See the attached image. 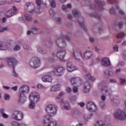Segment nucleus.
<instances>
[{"label": "nucleus", "mask_w": 126, "mask_h": 126, "mask_svg": "<svg viewBox=\"0 0 126 126\" xmlns=\"http://www.w3.org/2000/svg\"><path fill=\"white\" fill-rule=\"evenodd\" d=\"M30 91V88L28 85H23L21 86L19 88V102L20 104H24L27 100V97L26 94H29Z\"/></svg>", "instance_id": "nucleus-1"}, {"label": "nucleus", "mask_w": 126, "mask_h": 126, "mask_svg": "<svg viewBox=\"0 0 126 126\" xmlns=\"http://www.w3.org/2000/svg\"><path fill=\"white\" fill-rule=\"evenodd\" d=\"M29 98L30 102L29 105V108L33 110L35 109V103H38L40 101L41 96L39 93L33 92L30 94Z\"/></svg>", "instance_id": "nucleus-2"}, {"label": "nucleus", "mask_w": 126, "mask_h": 126, "mask_svg": "<svg viewBox=\"0 0 126 126\" xmlns=\"http://www.w3.org/2000/svg\"><path fill=\"white\" fill-rule=\"evenodd\" d=\"M7 62L8 65L13 67V71L12 72V76L15 77V78H18V77H19V75H18V73L15 71V70H14V66L18 63L17 60L13 57H10L7 59Z\"/></svg>", "instance_id": "nucleus-3"}, {"label": "nucleus", "mask_w": 126, "mask_h": 126, "mask_svg": "<svg viewBox=\"0 0 126 126\" xmlns=\"http://www.w3.org/2000/svg\"><path fill=\"white\" fill-rule=\"evenodd\" d=\"M25 11L30 13H40L41 9H36L33 2H27L25 5Z\"/></svg>", "instance_id": "nucleus-4"}, {"label": "nucleus", "mask_w": 126, "mask_h": 126, "mask_svg": "<svg viewBox=\"0 0 126 126\" xmlns=\"http://www.w3.org/2000/svg\"><path fill=\"white\" fill-rule=\"evenodd\" d=\"M114 117L115 120L118 121H125L126 120V114L125 111L121 109H118L114 113Z\"/></svg>", "instance_id": "nucleus-5"}, {"label": "nucleus", "mask_w": 126, "mask_h": 126, "mask_svg": "<svg viewBox=\"0 0 126 126\" xmlns=\"http://www.w3.org/2000/svg\"><path fill=\"white\" fill-rule=\"evenodd\" d=\"M41 65V59L39 57H34L30 61V66L32 68H37Z\"/></svg>", "instance_id": "nucleus-6"}, {"label": "nucleus", "mask_w": 126, "mask_h": 126, "mask_svg": "<svg viewBox=\"0 0 126 126\" xmlns=\"http://www.w3.org/2000/svg\"><path fill=\"white\" fill-rule=\"evenodd\" d=\"M65 70V69L62 66H56L55 67L54 70L51 71V72H54L53 74L55 76H57L58 77H61V76H63V72H64Z\"/></svg>", "instance_id": "nucleus-7"}, {"label": "nucleus", "mask_w": 126, "mask_h": 126, "mask_svg": "<svg viewBox=\"0 0 126 126\" xmlns=\"http://www.w3.org/2000/svg\"><path fill=\"white\" fill-rule=\"evenodd\" d=\"M54 72L50 71L49 72H45L41 78V80L43 82H48L49 83H52L53 81V75Z\"/></svg>", "instance_id": "nucleus-8"}, {"label": "nucleus", "mask_w": 126, "mask_h": 126, "mask_svg": "<svg viewBox=\"0 0 126 126\" xmlns=\"http://www.w3.org/2000/svg\"><path fill=\"white\" fill-rule=\"evenodd\" d=\"M46 111L47 113H50L53 117H54L58 113V106L55 104H49L46 107Z\"/></svg>", "instance_id": "nucleus-9"}, {"label": "nucleus", "mask_w": 126, "mask_h": 126, "mask_svg": "<svg viewBox=\"0 0 126 126\" xmlns=\"http://www.w3.org/2000/svg\"><path fill=\"white\" fill-rule=\"evenodd\" d=\"M56 101L57 103L61 104L64 109L65 110H70V105L67 101H64L63 98H61L60 96H57L56 97Z\"/></svg>", "instance_id": "nucleus-10"}, {"label": "nucleus", "mask_w": 126, "mask_h": 126, "mask_svg": "<svg viewBox=\"0 0 126 126\" xmlns=\"http://www.w3.org/2000/svg\"><path fill=\"white\" fill-rule=\"evenodd\" d=\"M12 119L15 121H21L23 119V113L19 110H15L12 114Z\"/></svg>", "instance_id": "nucleus-11"}, {"label": "nucleus", "mask_w": 126, "mask_h": 126, "mask_svg": "<svg viewBox=\"0 0 126 126\" xmlns=\"http://www.w3.org/2000/svg\"><path fill=\"white\" fill-rule=\"evenodd\" d=\"M98 88L99 90L102 91L103 94H105V95H110L111 93V90L108 87L105 86V84L104 83H99L98 84Z\"/></svg>", "instance_id": "nucleus-12"}, {"label": "nucleus", "mask_w": 126, "mask_h": 126, "mask_svg": "<svg viewBox=\"0 0 126 126\" xmlns=\"http://www.w3.org/2000/svg\"><path fill=\"white\" fill-rule=\"evenodd\" d=\"M66 55V51L65 50H58L56 53V57L60 60V62H64V59Z\"/></svg>", "instance_id": "nucleus-13"}, {"label": "nucleus", "mask_w": 126, "mask_h": 126, "mask_svg": "<svg viewBox=\"0 0 126 126\" xmlns=\"http://www.w3.org/2000/svg\"><path fill=\"white\" fill-rule=\"evenodd\" d=\"M86 107L89 112H96L97 111V106L92 101H88L86 104Z\"/></svg>", "instance_id": "nucleus-14"}, {"label": "nucleus", "mask_w": 126, "mask_h": 126, "mask_svg": "<svg viewBox=\"0 0 126 126\" xmlns=\"http://www.w3.org/2000/svg\"><path fill=\"white\" fill-rule=\"evenodd\" d=\"M70 82L72 85H76V86H80L82 84V80L78 77H71Z\"/></svg>", "instance_id": "nucleus-15"}, {"label": "nucleus", "mask_w": 126, "mask_h": 126, "mask_svg": "<svg viewBox=\"0 0 126 126\" xmlns=\"http://www.w3.org/2000/svg\"><path fill=\"white\" fill-rule=\"evenodd\" d=\"M72 56L76 62L80 61V59L82 58V54H81L80 52L76 50H75L72 52Z\"/></svg>", "instance_id": "nucleus-16"}, {"label": "nucleus", "mask_w": 126, "mask_h": 126, "mask_svg": "<svg viewBox=\"0 0 126 126\" xmlns=\"http://www.w3.org/2000/svg\"><path fill=\"white\" fill-rule=\"evenodd\" d=\"M57 46L60 49H63L66 47V43L61 38H58L56 40Z\"/></svg>", "instance_id": "nucleus-17"}, {"label": "nucleus", "mask_w": 126, "mask_h": 126, "mask_svg": "<svg viewBox=\"0 0 126 126\" xmlns=\"http://www.w3.org/2000/svg\"><path fill=\"white\" fill-rule=\"evenodd\" d=\"M18 12V10L17 8L15 7V6H13L11 9L9 10L6 13V17H11L13 16L14 14H16Z\"/></svg>", "instance_id": "nucleus-18"}, {"label": "nucleus", "mask_w": 126, "mask_h": 126, "mask_svg": "<svg viewBox=\"0 0 126 126\" xmlns=\"http://www.w3.org/2000/svg\"><path fill=\"white\" fill-rule=\"evenodd\" d=\"M93 56V53L90 51H85L82 55V59H85L86 60H90Z\"/></svg>", "instance_id": "nucleus-19"}, {"label": "nucleus", "mask_w": 126, "mask_h": 126, "mask_svg": "<svg viewBox=\"0 0 126 126\" xmlns=\"http://www.w3.org/2000/svg\"><path fill=\"white\" fill-rule=\"evenodd\" d=\"M61 89H62V85L57 84L52 85L50 87V90L51 92H58Z\"/></svg>", "instance_id": "nucleus-20"}, {"label": "nucleus", "mask_w": 126, "mask_h": 126, "mask_svg": "<svg viewBox=\"0 0 126 126\" xmlns=\"http://www.w3.org/2000/svg\"><path fill=\"white\" fill-rule=\"evenodd\" d=\"M67 70L69 72H72V71H74L75 70H77V67L75 66L74 65L72 64L71 62H68L67 63Z\"/></svg>", "instance_id": "nucleus-21"}, {"label": "nucleus", "mask_w": 126, "mask_h": 126, "mask_svg": "<svg viewBox=\"0 0 126 126\" xmlns=\"http://www.w3.org/2000/svg\"><path fill=\"white\" fill-rule=\"evenodd\" d=\"M95 5H92L90 7L92 9H94L95 6H99L102 7V6L104 4V2L101 1V0H94Z\"/></svg>", "instance_id": "nucleus-22"}, {"label": "nucleus", "mask_w": 126, "mask_h": 126, "mask_svg": "<svg viewBox=\"0 0 126 126\" xmlns=\"http://www.w3.org/2000/svg\"><path fill=\"white\" fill-rule=\"evenodd\" d=\"M101 64L103 66H109V65H111L110 59L108 58H103L101 61Z\"/></svg>", "instance_id": "nucleus-23"}, {"label": "nucleus", "mask_w": 126, "mask_h": 126, "mask_svg": "<svg viewBox=\"0 0 126 126\" xmlns=\"http://www.w3.org/2000/svg\"><path fill=\"white\" fill-rule=\"evenodd\" d=\"M91 86V85L90 84V83L88 82L85 83L84 85L83 92L85 93H88L89 92Z\"/></svg>", "instance_id": "nucleus-24"}, {"label": "nucleus", "mask_w": 126, "mask_h": 126, "mask_svg": "<svg viewBox=\"0 0 126 126\" xmlns=\"http://www.w3.org/2000/svg\"><path fill=\"white\" fill-rule=\"evenodd\" d=\"M8 49L7 43L0 41V50L1 51H6Z\"/></svg>", "instance_id": "nucleus-25"}, {"label": "nucleus", "mask_w": 126, "mask_h": 126, "mask_svg": "<svg viewBox=\"0 0 126 126\" xmlns=\"http://www.w3.org/2000/svg\"><path fill=\"white\" fill-rule=\"evenodd\" d=\"M93 126H106V124L102 120H98L96 122V124L94 125Z\"/></svg>", "instance_id": "nucleus-26"}, {"label": "nucleus", "mask_w": 126, "mask_h": 126, "mask_svg": "<svg viewBox=\"0 0 126 126\" xmlns=\"http://www.w3.org/2000/svg\"><path fill=\"white\" fill-rule=\"evenodd\" d=\"M37 51L38 52V53H40V54H41L42 55H45L47 54V51H46V50H44L41 47H37Z\"/></svg>", "instance_id": "nucleus-27"}, {"label": "nucleus", "mask_w": 126, "mask_h": 126, "mask_svg": "<svg viewBox=\"0 0 126 126\" xmlns=\"http://www.w3.org/2000/svg\"><path fill=\"white\" fill-rule=\"evenodd\" d=\"M9 30H10V28L8 26L1 27L0 28V33H2V32H5V31H9Z\"/></svg>", "instance_id": "nucleus-28"}, {"label": "nucleus", "mask_w": 126, "mask_h": 126, "mask_svg": "<svg viewBox=\"0 0 126 126\" xmlns=\"http://www.w3.org/2000/svg\"><path fill=\"white\" fill-rule=\"evenodd\" d=\"M86 78L88 80H90L91 81H95V80H96L95 77L91 76V75L90 74L86 75Z\"/></svg>", "instance_id": "nucleus-29"}, {"label": "nucleus", "mask_w": 126, "mask_h": 126, "mask_svg": "<svg viewBox=\"0 0 126 126\" xmlns=\"http://www.w3.org/2000/svg\"><path fill=\"white\" fill-rule=\"evenodd\" d=\"M104 74L105 76L109 75V76H114V72H113L112 71H110L108 70L104 71Z\"/></svg>", "instance_id": "nucleus-30"}, {"label": "nucleus", "mask_w": 126, "mask_h": 126, "mask_svg": "<svg viewBox=\"0 0 126 126\" xmlns=\"http://www.w3.org/2000/svg\"><path fill=\"white\" fill-rule=\"evenodd\" d=\"M32 32L33 34H39L41 32V30L37 28H33L32 29Z\"/></svg>", "instance_id": "nucleus-31"}, {"label": "nucleus", "mask_w": 126, "mask_h": 126, "mask_svg": "<svg viewBox=\"0 0 126 126\" xmlns=\"http://www.w3.org/2000/svg\"><path fill=\"white\" fill-rule=\"evenodd\" d=\"M24 16L26 18V20H27L28 21H31V20H32V17L30 14L26 13L24 15Z\"/></svg>", "instance_id": "nucleus-32"}, {"label": "nucleus", "mask_w": 126, "mask_h": 126, "mask_svg": "<svg viewBox=\"0 0 126 126\" xmlns=\"http://www.w3.org/2000/svg\"><path fill=\"white\" fill-rule=\"evenodd\" d=\"M116 8L117 9H118L119 10V13L121 15H125V12H124V11H123V10H122V9H120L119 7V5H117L116 6Z\"/></svg>", "instance_id": "nucleus-33"}, {"label": "nucleus", "mask_w": 126, "mask_h": 126, "mask_svg": "<svg viewBox=\"0 0 126 126\" xmlns=\"http://www.w3.org/2000/svg\"><path fill=\"white\" fill-rule=\"evenodd\" d=\"M126 36V34L124 33L121 32L120 33L116 35L117 38V39H120V38H123V37H125Z\"/></svg>", "instance_id": "nucleus-34"}, {"label": "nucleus", "mask_w": 126, "mask_h": 126, "mask_svg": "<svg viewBox=\"0 0 126 126\" xmlns=\"http://www.w3.org/2000/svg\"><path fill=\"white\" fill-rule=\"evenodd\" d=\"M50 4L52 7H56V0H51V1L50 2Z\"/></svg>", "instance_id": "nucleus-35"}, {"label": "nucleus", "mask_w": 126, "mask_h": 126, "mask_svg": "<svg viewBox=\"0 0 126 126\" xmlns=\"http://www.w3.org/2000/svg\"><path fill=\"white\" fill-rule=\"evenodd\" d=\"M5 100L8 101L10 99V95L8 94H5L4 95Z\"/></svg>", "instance_id": "nucleus-36"}, {"label": "nucleus", "mask_w": 126, "mask_h": 126, "mask_svg": "<svg viewBox=\"0 0 126 126\" xmlns=\"http://www.w3.org/2000/svg\"><path fill=\"white\" fill-rule=\"evenodd\" d=\"M92 116H93V114H91L90 116H88L87 114H85L84 115V118L85 121H88L89 120V119H90V118H91V117H92Z\"/></svg>", "instance_id": "nucleus-37"}, {"label": "nucleus", "mask_w": 126, "mask_h": 126, "mask_svg": "<svg viewBox=\"0 0 126 126\" xmlns=\"http://www.w3.org/2000/svg\"><path fill=\"white\" fill-rule=\"evenodd\" d=\"M95 52H96V53H100L101 52V49L97 48V46L94 45L93 49Z\"/></svg>", "instance_id": "nucleus-38"}, {"label": "nucleus", "mask_w": 126, "mask_h": 126, "mask_svg": "<svg viewBox=\"0 0 126 126\" xmlns=\"http://www.w3.org/2000/svg\"><path fill=\"white\" fill-rule=\"evenodd\" d=\"M49 12L51 17H53V16H55V15H56V11H54V10L53 9H51Z\"/></svg>", "instance_id": "nucleus-39"}, {"label": "nucleus", "mask_w": 126, "mask_h": 126, "mask_svg": "<svg viewBox=\"0 0 126 126\" xmlns=\"http://www.w3.org/2000/svg\"><path fill=\"white\" fill-rule=\"evenodd\" d=\"M11 126H19V123L16 121H13L11 123Z\"/></svg>", "instance_id": "nucleus-40"}, {"label": "nucleus", "mask_w": 126, "mask_h": 126, "mask_svg": "<svg viewBox=\"0 0 126 126\" xmlns=\"http://www.w3.org/2000/svg\"><path fill=\"white\" fill-rule=\"evenodd\" d=\"M72 90H73V93H78V88L76 86L73 87Z\"/></svg>", "instance_id": "nucleus-41"}, {"label": "nucleus", "mask_w": 126, "mask_h": 126, "mask_svg": "<svg viewBox=\"0 0 126 126\" xmlns=\"http://www.w3.org/2000/svg\"><path fill=\"white\" fill-rule=\"evenodd\" d=\"M37 88L38 89H40L41 90H42V89H45V87H44L41 84H38L37 85Z\"/></svg>", "instance_id": "nucleus-42"}, {"label": "nucleus", "mask_w": 126, "mask_h": 126, "mask_svg": "<svg viewBox=\"0 0 126 126\" xmlns=\"http://www.w3.org/2000/svg\"><path fill=\"white\" fill-rule=\"evenodd\" d=\"M72 13L74 15V16H78V15H79V13L78 12V11L75 9H74L73 10Z\"/></svg>", "instance_id": "nucleus-43"}, {"label": "nucleus", "mask_w": 126, "mask_h": 126, "mask_svg": "<svg viewBox=\"0 0 126 126\" xmlns=\"http://www.w3.org/2000/svg\"><path fill=\"white\" fill-rule=\"evenodd\" d=\"M21 48H20V46H19V45H16L13 50L15 52H17V51H19V50H20Z\"/></svg>", "instance_id": "nucleus-44"}, {"label": "nucleus", "mask_w": 126, "mask_h": 126, "mask_svg": "<svg viewBox=\"0 0 126 126\" xmlns=\"http://www.w3.org/2000/svg\"><path fill=\"white\" fill-rule=\"evenodd\" d=\"M42 2L45 5V6H47L48 3H50V0H42Z\"/></svg>", "instance_id": "nucleus-45"}, {"label": "nucleus", "mask_w": 126, "mask_h": 126, "mask_svg": "<svg viewBox=\"0 0 126 126\" xmlns=\"http://www.w3.org/2000/svg\"><path fill=\"white\" fill-rule=\"evenodd\" d=\"M113 50L114 52H119V46L118 45H115L113 47Z\"/></svg>", "instance_id": "nucleus-46"}, {"label": "nucleus", "mask_w": 126, "mask_h": 126, "mask_svg": "<svg viewBox=\"0 0 126 126\" xmlns=\"http://www.w3.org/2000/svg\"><path fill=\"white\" fill-rule=\"evenodd\" d=\"M2 117L4 119H8V118H9V116H8V115H7L5 113H3V114H2Z\"/></svg>", "instance_id": "nucleus-47"}, {"label": "nucleus", "mask_w": 126, "mask_h": 126, "mask_svg": "<svg viewBox=\"0 0 126 126\" xmlns=\"http://www.w3.org/2000/svg\"><path fill=\"white\" fill-rule=\"evenodd\" d=\"M69 99L70 102H73V101H75V100H76V98L73 96H70L69 97Z\"/></svg>", "instance_id": "nucleus-48"}, {"label": "nucleus", "mask_w": 126, "mask_h": 126, "mask_svg": "<svg viewBox=\"0 0 126 126\" xmlns=\"http://www.w3.org/2000/svg\"><path fill=\"white\" fill-rule=\"evenodd\" d=\"M65 90L68 93H70V92H71V88L69 87H66L65 88Z\"/></svg>", "instance_id": "nucleus-49"}, {"label": "nucleus", "mask_w": 126, "mask_h": 126, "mask_svg": "<svg viewBox=\"0 0 126 126\" xmlns=\"http://www.w3.org/2000/svg\"><path fill=\"white\" fill-rule=\"evenodd\" d=\"M123 65H125V63L123 62H120L117 64V66L120 67V66H123Z\"/></svg>", "instance_id": "nucleus-50"}, {"label": "nucleus", "mask_w": 126, "mask_h": 126, "mask_svg": "<svg viewBox=\"0 0 126 126\" xmlns=\"http://www.w3.org/2000/svg\"><path fill=\"white\" fill-rule=\"evenodd\" d=\"M99 106L102 108V109H104L106 107V105H105V103L104 102H100L99 103Z\"/></svg>", "instance_id": "nucleus-51"}, {"label": "nucleus", "mask_w": 126, "mask_h": 126, "mask_svg": "<svg viewBox=\"0 0 126 126\" xmlns=\"http://www.w3.org/2000/svg\"><path fill=\"white\" fill-rule=\"evenodd\" d=\"M35 3H36L37 5H41V3H42V1H41V0H36Z\"/></svg>", "instance_id": "nucleus-52"}, {"label": "nucleus", "mask_w": 126, "mask_h": 126, "mask_svg": "<svg viewBox=\"0 0 126 126\" xmlns=\"http://www.w3.org/2000/svg\"><path fill=\"white\" fill-rule=\"evenodd\" d=\"M120 81L121 84H124L126 82V79L125 78H120Z\"/></svg>", "instance_id": "nucleus-53"}, {"label": "nucleus", "mask_w": 126, "mask_h": 126, "mask_svg": "<svg viewBox=\"0 0 126 126\" xmlns=\"http://www.w3.org/2000/svg\"><path fill=\"white\" fill-rule=\"evenodd\" d=\"M19 126H28L26 122H23L21 124H19Z\"/></svg>", "instance_id": "nucleus-54"}, {"label": "nucleus", "mask_w": 126, "mask_h": 126, "mask_svg": "<svg viewBox=\"0 0 126 126\" xmlns=\"http://www.w3.org/2000/svg\"><path fill=\"white\" fill-rule=\"evenodd\" d=\"M11 90H13L14 91H17V89H18V87L17 86L13 87L11 88Z\"/></svg>", "instance_id": "nucleus-55"}, {"label": "nucleus", "mask_w": 126, "mask_h": 126, "mask_svg": "<svg viewBox=\"0 0 126 126\" xmlns=\"http://www.w3.org/2000/svg\"><path fill=\"white\" fill-rule=\"evenodd\" d=\"M56 20L57 22L60 23L62 21V18L60 17H56Z\"/></svg>", "instance_id": "nucleus-56"}, {"label": "nucleus", "mask_w": 126, "mask_h": 126, "mask_svg": "<svg viewBox=\"0 0 126 126\" xmlns=\"http://www.w3.org/2000/svg\"><path fill=\"white\" fill-rule=\"evenodd\" d=\"M61 8H62V9H63V10H65V9H66V8H67L65 5L63 4L62 5Z\"/></svg>", "instance_id": "nucleus-57"}, {"label": "nucleus", "mask_w": 126, "mask_h": 126, "mask_svg": "<svg viewBox=\"0 0 126 126\" xmlns=\"http://www.w3.org/2000/svg\"><path fill=\"white\" fill-rule=\"evenodd\" d=\"M19 20L21 21V22H24L25 19L24 17H23V16H21L19 18Z\"/></svg>", "instance_id": "nucleus-58"}, {"label": "nucleus", "mask_w": 126, "mask_h": 126, "mask_svg": "<svg viewBox=\"0 0 126 126\" xmlns=\"http://www.w3.org/2000/svg\"><path fill=\"white\" fill-rule=\"evenodd\" d=\"M118 27L120 29H121L122 27H123V22H120L118 23Z\"/></svg>", "instance_id": "nucleus-59"}, {"label": "nucleus", "mask_w": 126, "mask_h": 126, "mask_svg": "<svg viewBox=\"0 0 126 126\" xmlns=\"http://www.w3.org/2000/svg\"><path fill=\"white\" fill-rule=\"evenodd\" d=\"M54 62H55V59L52 58H50L48 59V62L49 63H54Z\"/></svg>", "instance_id": "nucleus-60"}, {"label": "nucleus", "mask_w": 126, "mask_h": 126, "mask_svg": "<svg viewBox=\"0 0 126 126\" xmlns=\"http://www.w3.org/2000/svg\"><path fill=\"white\" fill-rule=\"evenodd\" d=\"M90 41L92 42L93 43L95 41V38L94 37H91L90 38Z\"/></svg>", "instance_id": "nucleus-61"}, {"label": "nucleus", "mask_w": 126, "mask_h": 126, "mask_svg": "<svg viewBox=\"0 0 126 126\" xmlns=\"http://www.w3.org/2000/svg\"><path fill=\"white\" fill-rule=\"evenodd\" d=\"M115 9L113 8H110V13H115Z\"/></svg>", "instance_id": "nucleus-62"}, {"label": "nucleus", "mask_w": 126, "mask_h": 126, "mask_svg": "<svg viewBox=\"0 0 126 126\" xmlns=\"http://www.w3.org/2000/svg\"><path fill=\"white\" fill-rule=\"evenodd\" d=\"M101 100L102 101H105V100H106V96L104 95H101Z\"/></svg>", "instance_id": "nucleus-63"}, {"label": "nucleus", "mask_w": 126, "mask_h": 126, "mask_svg": "<svg viewBox=\"0 0 126 126\" xmlns=\"http://www.w3.org/2000/svg\"><path fill=\"white\" fill-rule=\"evenodd\" d=\"M67 17L68 19H71V18H72V15L70 14H67Z\"/></svg>", "instance_id": "nucleus-64"}]
</instances>
